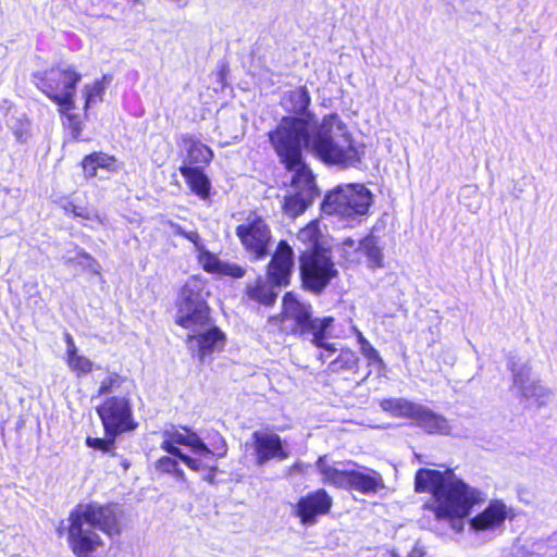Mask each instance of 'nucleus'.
Returning a JSON list of instances; mask_svg holds the SVG:
<instances>
[{"mask_svg":"<svg viewBox=\"0 0 557 557\" xmlns=\"http://www.w3.org/2000/svg\"><path fill=\"white\" fill-rule=\"evenodd\" d=\"M180 172L185 177L193 193L201 199L209 197L210 182L198 166L183 165L180 168Z\"/></svg>","mask_w":557,"mask_h":557,"instance_id":"obj_25","label":"nucleus"},{"mask_svg":"<svg viewBox=\"0 0 557 557\" xmlns=\"http://www.w3.org/2000/svg\"><path fill=\"white\" fill-rule=\"evenodd\" d=\"M116 160L112 156L102 152H95L86 156L82 162L84 173L87 177H95L98 169H104L109 172L116 171Z\"/></svg>","mask_w":557,"mask_h":557,"instance_id":"obj_27","label":"nucleus"},{"mask_svg":"<svg viewBox=\"0 0 557 557\" xmlns=\"http://www.w3.org/2000/svg\"><path fill=\"white\" fill-rule=\"evenodd\" d=\"M9 125L17 141L25 143L30 137V122L25 115L12 119Z\"/></svg>","mask_w":557,"mask_h":557,"instance_id":"obj_36","label":"nucleus"},{"mask_svg":"<svg viewBox=\"0 0 557 557\" xmlns=\"http://www.w3.org/2000/svg\"><path fill=\"white\" fill-rule=\"evenodd\" d=\"M188 348L197 355L202 362L207 355L220 350L224 346V334L216 327L198 330L189 334L187 338Z\"/></svg>","mask_w":557,"mask_h":557,"instance_id":"obj_19","label":"nucleus"},{"mask_svg":"<svg viewBox=\"0 0 557 557\" xmlns=\"http://www.w3.org/2000/svg\"><path fill=\"white\" fill-rule=\"evenodd\" d=\"M202 269L212 274L240 278L245 276L246 269L238 263L221 260L216 255L203 248L198 255Z\"/></svg>","mask_w":557,"mask_h":557,"instance_id":"obj_21","label":"nucleus"},{"mask_svg":"<svg viewBox=\"0 0 557 557\" xmlns=\"http://www.w3.org/2000/svg\"><path fill=\"white\" fill-rule=\"evenodd\" d=\"M300 272L306 288L320 293L337 276V270L327 250H306L300 257Z\"/></svg>","mask_w":557,"mask_h":557,"instance_id":"obj_12","label":"nucleus"},{"mask_svg":"<svg viewBox=\"0 0 557 557\" xmlns=\"http://www.w3.org/2000/svg\"><path fill=\"white\" fill-rule=\"evenodd\" d=\"M251 446L256 465L259 467L264 466L270 460L282 461L289 457V451L281 436L269 429L255 431L251 435Z\"/></svg>","mask_w":557,"mask_h":557,"instance_id":"obj_16","label":"nucleus"},{"mask_svg":"<svg viewBox=\"0 0 557 557\" xmlns=\"http://www.w3.org/2000/svg\"><path fill=\"white\" fill-rule=\"evenodd\" d=\"M64 341L66 344L65 362L70 371H72L77 377H83L91 373L94 370V362L86 356L78 352V348L75 345L73 336L65 332Z\"/></svg>","mask_w":557,"mask_h":557,"instance_id":"obj_23","label":"nucleus"},{"mask_svg":"<svg viewBox=\"0 0 557 557\" xmlns=\"http://www.w3.org/2000/svg\"><path fill=\"white\" fill-rule=\"evenodd\" d=\"M205 282L197 277H189L181 290L177 323L187 330L196 332L207 327L209 323V308L206 302Z\"/></svg>","mask_w":557,"mask_h":557,"instance_id":"obj_7","label":"nucleus"},{"mask_svg":"<svg viewBox=\"0 0 557 557\" xmlns=\"http://www.w3.org/2000/svg\"><path fill=\"white\" fill-rule=\"evenodd\" d=\"M104 89L106 87L101 81H95L94 83L84 86L82 92L85 98V110L90 108L92 104L102 101Z\"/></svg>","mask_w":557,"mask_h":557,"instance_id":"obj_33","label":"nucleus"},{"mask_svg":"<svg viewBox=\"0 0 557 557\" xmlns=\"http://www.w3.org/2000/svg\"><path fill=\"white\" fill-rule=\"evenodd\" d=\"M160 448L173 457L182 460L190 470L199 471L201 468L211 467L210 463L200 462L194 457L184 454L177 445H184L191 449L196 456H210L211 449L202 442V440L193 431L186 428H177L171 425L161 431Z\"/></svg>","mask_w":557,"mask_h":557,"instance_id":"obj_10","label":"nucleus"},{"mask_svg":"<svg viewBox=\"0 0 557 557\" xmlns=\"http://www.w3.org/2000/svg\"><path fill=\"white\" fill-rule=\"evenodd\" d=\"M97 411L108 436L115 437L120 433L136 428L129 403L125 397L108 398L98 407Z\"/></svg>","mask_w":557,"mask_h":557,"instance_id":"obj_14","label":"nucleus"},{"mask_svg":"<svg viewBox=\"0 0 557 557\" xmlns=\"http://www.w3.org/2000/svg\"><path fill=\"white\" fill-rule=\"evenodd\" d=\"M317 468L322 475V481L337 487L348 488L350 472L354 462L330 463L326 456L319 457Z\"/></svg>","mask_w":557,"mask_h":557,"instance_id":"obj_20","label":"nucleus"},{"mask_svg":"<svg viewBox=\"0 0 557 557\" xmlns=\"http://www.w3.org/2000/svg\"><path fill=\"white\" fill-rule=\"evenodd\" d=\"M215 454L211 450V455L206 456H197L195 459H197L200 462L210 463L211 467L201 468L198 472L205 471L207 474L203 476V479L210 483L214 480V472L216 469L215 461H214Z\"/></svg>","mask_w":557,"mask_h":557,"instance_id":"obj_41","label":"nucleus"},{"mask_svg":"<svg viewBox=\"0 0 557 557\" xmlns=\"http://www.w3.org/2000/svg\"><path fill=\"white\" fill-rule=\"evenodd\" d=\"M121 384V377L116 373H110L100 384L98 394H109L117 388Z\"/></svg>","mask_w":557,"mask_h":557,"instance_id":"obj_39","label":"nucleus"},{"mask_svg":"<svg viewBox=\"0 0 557 557\" xmlns=\"http://www.w3.org/2000/svg\"><path fill=\"white\" fill-rule=\"evenodd\" d=\"M381 408L395 417L414 419L420 405L404 398L383 399Z\"/></svg>","mask_w":557,"mask_h":557,"instance_id":"obj_28","label":"nucleus"},{"mask_svg":"<svg viewBox=\"0 0 557 557\" xmlns=\"http://www.w3.org/2000/svg\"><path fill=\"white\" fill-rule=\"evenodd\" d=\"M413 420L418 426L431 434H448L450 431L449 423L445 417L435 413L433 410L422 405H420Z\"/></svg>","mask_w":557,"mask_h":557,"instance_id":"obj_24","label":"nucleus"},{"mask_svg":"<svg viewBox=\"0 0 557 557\" xmlns=\"http://www.w3.org/2000/svg\"><path fill=\"white\" fill-rule=\"evenodd\" d=\"M302 120L307 129L301 144L304 143L324 162L355 165L359 161L358 150L352 144L351 136L337 114L324 116L319 126L312 124L311 120Z\"/></svg>","mask_w":557,"mask_h":557,"instance_id":"obj_4","label":"nucleus"},{"mask_svg":"<svg viewBox=\"0 0 557 557\" xmlns=\"http://www.w3.org/2000/svg\"><path fill=\"white\" fill-rule=\"evenodd\" d=\"M109 437L110 438H108V440L87 437L86 444L88 447L99 449L104 453H110L114 446V437L113 436H109Z\"/></svg>","mask_w":557,"mask_h":557,"instance_id":"obj_40","label":"nucleus"},{"mask_svg":"<svg viewBox=\"0 0 557 557\" xmlns=\"http://www.w3.org/2000/svg\"><path fill=\"white\" fill-rule=\"evenodd\" d=\"M320 236L319 223L317 221L310 222L306 227L298 232L297 238L308 245L307 250L318 249V240Z\"/></svg>","mask_w":557,"mask_h":557,"instance_id":"obj_34","label":"nucleus"},{"mask_svg":"<svg viewBox=\"0 0 557 557\" xmlns=\"http://www.w3.org/2000/svg\"><path fill=\"white\" fill-rule=\"evenodd\" d=\"M184 144L187 150V160L190 164L209 163L211 161L213 152L208 146L191 137H185Z\"/></svg>","mask_w":557,"mask_h":557,"instance_id":"obj_29","label":"nucleus"},{"mask_svg":"<svg viewBox=\"0 0 557 557\" xmlns=\"http://www.w3.org/2000/svg\"><path fill=\"white\" fill-rule=\"evenodd\" d=\"M306 129L302 119L287 116L281 120L275 131L269 133V138L281 162L293 173L294 190L301 194L310 191L311 197H317L314 177L301 158V138L306 135Z\"/></svg>","mask_w":557,"mask_h":557,"instance_id":"obj_3","label":"nucleus"},{"mask_svg":"<svg viewBox=\"0 0 557 557\" xmlns=\"http://www.w3.org/2000/svg\"><path fill=\"white\" fill-rule=\"evenodd\" d=\"M123 511L115 504L89 503L76 506L67 518V544L77 557H90L103 547L99 534L115 536L122 532Z\"/></svg>","mask_w":557,"mask_h":557,"instance_id":"obj_2","label":"nucleus"},{"mask_svg":"<svg viewBox=\"0 0 557 557\" xmlns=\"http://www.w3.org/2000/svg\"><path fill=\"white\" fill-rule=\"evenodd\" d=\"M314 198L315 197L310 196V191H306L305 194L295 191V194L284 198V212L290 218H295L301 214L312 203Z\"/></svg>","mask_w":557,"mask_h":557,"instance_id":"obj_30","label":"nucleus"},{"mask_svg":"<svg viewBox=\"0 0 557 557\" xmlns=\"http://www.w3.org/2000/svg\"><path fill=\"white\" fill-rule=\"evenodd\" d=\"M348 488L370 496L385 490V482L379 471L354 463Z\"/></svg>","mask_w":557,"mask_h":557,"instance_id":"obj_18","label":"nucleus"},{"mask_svg":"<svg viewBox=\"0 0 557 557\" xmlns=\"http://www.w3.org/2000/svg\"><path fill=\"white\" fill-rule=\"evenodd\" d=\"M308 468V466H306L304 462L301 461H297L293 465V467L290 468V471L292 472H305V469Z\"/></svg>","mask_w":557,"mask_h":557,"instance_id":"obj_46","label":"nucleus"},{"mask_svg":"<svg viewBox=\"0 0 557 557\" xmlns=\"http://www.w3.org/2000/svg\"><path fill=\"white\" fill-rule=\"evenodd\" d=\"M235 233L252 260H261L269 255L272 234L261 216L250 214L242 224L237 225Z\"/></svg>","mask_w":557,"mask_h":557,"instance_id":"obj_13","label":"nucleus"},{"mask_svg":"<svg viewBox=\"0 0 557 557\" xmlns=\"http://www.w3.org/2000/svg\"><path fill=\"white\" fill-rule=\"evenodd\" d=\"M414 485L419 493H432L433 500L425 505V509L436 520L449 523L456 532L463 530L465 518L482 499L480 491L466 484L450 469H420L416 473Z\"/></svg>","mask_w":557,"mask_h":557,"instance_id":"obj_1","label":"nucleus"},{"mask_svg":"<svg viewBox=\"0 0 557 557\" xmlns=\"http://www.w3.org/2000/svg\"><path fill=\"white\" fill-rule=\"evenodd\" d=\"M64 209L66 212H72L74 216L85 220L84 225L87 227L96 228L104 224L103 218L95 209L78 207L74 203H69Z\"/></svg>","mask_w":557,"mask_h":557,"instance_id":"obj_32","label":"nucleus"},{"mask_svg":"<svg viewBox=\"0 0 557 557\" xmlns=\"http://www.w3.org/2000/svg\"><path fill=\"white\" fill-rule=\"evenodd\" d=\"M77 256L83 260L81 261V264H83L88 271L97 275L100 274L101 267L94 257L85 251H79Z\"/></svg>","mask_w":557,"mask_h":557,"instance_id":"obj_42","label":"nucleus"},{"mask_svg":"<svg viewBox=\"0 0 557 557\" xmlns=\"http://www.w3.org/2000/svg\"><path fill=\"white\" fill-rule=\"evenodd\" d=\"M359 358L350 349H343L339 355L329 363V371L332 373L356 372Z\"/></svg>","mask_w":557,"mask_h":557,"instance_id":"obj_31","label":"nucleus"},{"mask_svg":"<svg viewBox=\"0 0 557 557\" xmlns=\"http://www.w3.org/2000/svg\"><path fill=\"white\" fill-rule=\"evenodd\" d=\"M508 516L507 506L500 500L491 502L485 510L475 516L470 525L475 531H485L499 527Z\"/></svg>","mask_w":557,"mask_h":557,"instance_id":"obj_22","label":"nucleus"},{"mask_svg":"<svg viewBox=\"0 0 557 557\" xmlns=\"http://www.w3.org/2000/svg\"><path fill=\"white\" fill-rule=\"evenodd\" d=\"M381 557H399L395 552L389 550L384 553ZM407 557H423V553L420 548L413 547Z\"/></svg>","mask_w":557,"mask_h":557,"instance_id":"obj_44","label":"nucleus"},{"mask_svg":"<svg viewBox=\"0 0 557 557\" xmlns=\"http://www.w3.org/2000/svg\"><path fill=\"white\" fill-rule=\"evenodd\" d=\"M311 102L309 91L306 87H298L286 91L282 97L281 104L287 112L302 114Z\"/></svg>","mask_w":557,"mask_h":557,"instance_id":"obj_26","label":"nucleus"},{"mask_svg":"<svg viewBox=\"0 0 557 557\" xmlns=\"http://www.w3.org/2000/svg\"><path fill=\"white\" fill-rule=\"evenodd\" d=\"M508 369L512 375L511 391L522 401L540 407L549 401L552 391L540 380L532 376L531 366L528 360L512 356L508 359Z\"/></svg>","mask_w":557,"mask_h":557,"instance_id":"obj_11","label":"nucleus"},{"mask_svg":"<svg viewBox=\"0 0 557 557\" xmlns=\"http://www.w3.org/2000/svg\"><path fill=\"white\" fill-rule=\"evenodd\" d=\"M476 194H478L476 186H472V185L465 186L460 194V202L467 207H471V205L466 201V198L470 199L471 196H476Z\"/></svg>","mask_w":557,"mask_h":557,"instance_id":"obj_43","label":"nucleus"},{"mask_svg":"<svg viewBox=\"0 0 557 557\" xmlns=\"http://www.w3.org/2000/svg\"><path fill=\"white\" fill-rule=\"evenodd\" d=\"M164 226L169 228L171 234L183 236L189 242H191L198 255L205 248V246L200 242V236L196 231H185L181 225L172 221L164 222Z\"/></svg>","mask_w":557,"mask_h":557,"instance_id":"obj_35","label":"nucleus"},{"mask_svg":"<svg viewBox=\"0 0 557 557\" xmlns=\"http://www.w3.org/2000/svg\"><path fill=\"white\" fill-rule=\"evenodd\" d=\"M371 202L372 195L363 185L346 184L326 195L322 209L327 214L354 218L366 214Z\"/></svg>","mask_w":557,"mask_h":557,"instance_id":"obj_8","label":"nucleus"},{"mask_svg":"<svg viewBox=\"0 0 557 557\" xmlns=\"http://www.w3.org/2000/svg\"><path fill=\"white\" fill-rule=\"evenodd\" d=\"M36 77L39 78L38 87L52 101L59 104L62 113H66L75 108V88L82 75L72 66L64 69L53 67L36 75Z\"/></svg>","mask_w":557,"mask_h":557,"instance_id":"obj_9","label":"nucleus"},{"mask_svg":"<svg viewBox=\"0 0 557 557\" xmlns=\"http://www.w3.org/2000/svg\"><path fill=\"white\" fill-rule=\"evenodd\" d=\"M281 323L285 332L307 336L317 347L323 348L324 351L320 355L323 361L337 350L334 344L325 343V338L332 334L334 319L312 318L311 306L299 301L290 293L283 298Z\"/></svg>","mask_w":557,"mask_h":557,"instance_id":"obj_5","label":"nucleus"},{"mask_svg":"<svg viewBox=\"0 0 557 557\" xmlns=\"http://www.w3.org/2000/svg\"><path fill=\"white\" fill-rule=\"evenodd\" d=\"M355 332H356V335H357V339H358L360 349L362 347H364L366 345L370 344V342L362 335V333L359 330L355 329Z\"/></svg>","mask_w":557,"mask_h":557,"instance_id":"obj_45","label":"nucleus"},{"mask_svg":"<svg viewBox=\"0 0 557 557\" xmlns=\"http://www.w3.org/2000/svg\"><path fill=\"white\" fill-rule=\"evenodd\" d=\"M331 506V496L324 490H319L298 500L296 515L302 524L311 525L315 523L318 516L329 512Z\"/></svg>","mask_w":557,"mask_h":557,"instance_id":"obj_17","label":"nucleus"},{"mask_svg":"<svg viewBox=\"0 0 557 557\" xmlns=\"http://www.w3.org/2000/svg\"><path fill=\"white\" fill-rule=\"evenodd\" d=\"M360 352L368 360L369 366H374L379 369L384 367L383 359L381 358L379 351L371 345V343L362 347Z\"/></svg>","mask_w":557,"mask_h":557,"instance_id":"obj_38","label":"nucleus"},{"mask_svg":"<svg viewBox=\"0 0 557 557\" xmlns=\"http://www.w3.org/2000/svg\"><path fill=\"white\" fill-rule=\"evenodd\" d=\"M342 256L350 264L364 262L372 271L384 268L383 248L373 235L362 238L357 245L351 238L345 239L342 244Z\"/></svg>","mask_w":557,"mask_h":557,"instance_id":"obj_15","label":"nucleus"},{"mask_svg":"<svg viewBox=\"0 0 557 557\" xmlns=\"http://www.w3.org/2000/svg\"><path fill=\"white\" fill-rule=\"evenodd\" d=\"M294 267L292 247L280 242L268 265V277H257L247 283L246 295L249 299L264 306H272L278 295V288L289 283Z\"/></svg>","mask_w":557,"mask_h":557,"instance_id":"obj_6","label":"nucleus"},{"mask_svg":"<svg viewBox=\"0 0 557 557\" xmlns=\"http://www.w3.org/2000/svg\"><path fill=\"white\" fill-rule=\"evenodd\" d=\"M156 469L163 473H171L182 481L185 480L184 471L178 469V462L172 455L159 458L156 462Z\"/></svg>","mask_w":557,"mask_h":557,"instance_id":"obj_37","label":"nucleus"}]
</instances>
